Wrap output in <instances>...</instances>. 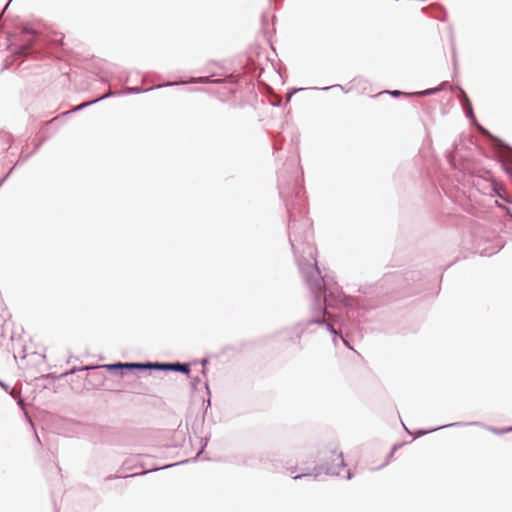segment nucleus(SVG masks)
Instances as JSON below:
<instances>
[{"instance_id":"1","label":"nucleus","mask_w":512,"mask_h":512,"mask_svg":"<svg viewBox=\"0 0 512 512\" xmlns=\"http://www.w3.org/2000/svg\"><path fill=\"white\" fill-rule=\"evenodd\" d=\"M280 196L284 199L289 216V242L296 258L302 277L313 295L312 311L314 316L297 322L293 327L284 331L294 334L291 341L299 343L304 332L312 325L325 328L332 336L334 345L340 340L349 349L345 334L350 325L355 326L364 316V308L359 301L346 295L341 286L329 275H322L315 256V248L311 244V225L306 218L307 205L304 190L295 183L291 195L283 186L282 178L278 179Z\"/></svg>"},{"instance_id":"2","label":"nucleus","mask_w":512,"mask_h":512,"mask_svg":"<svg viewBox=\"0 0 512 512\" xmlns=\"http://www.w3.org/2000/svg\"><path fill=\"white\" fill-rule=\"evenodd\" d=\"M47 47L48 38L28 25H23L19 35L8 45L14 60L42 57Z\"/></svg>"},{"instance_id":"3","label":"nucleus","mask_w":512,"mask_h":512,"mask_svg":"<svg viewBox=\"0 0 512 512\" xmlns=\"http://www.w3.org/2000/svg\"><path fill=\"white\" fill-rule=\"evenodd\" d=\"M319 464L313 468L312 472L301 473L293 477L294 480L304 477L317 478L322 473L331 476H338L341 469L345 466L343 453L336 446H329L318 452Z\"/></svg>"},{"instance_id":"4","label":"nucleus","mask_w":512,"mask_h":512,"mask_svg":"<svg viewBox=\"0 0 512 512\" xmlns=\"http://www.w3.org/2000/svg\"><path fill=\"white\" fill-rule=\"evenodd\" d=\"M148 370L163 372H179L189 376L191 373V365L188 362H151L148 361Z\"/></svg>"},{"instance_id":"5","label":"nucleus","mask_w":512,"mask_h":512,"mask_svg":"<svg viewBox=\"0 0 512 512\" xmlns=\"http://www.w3.org/2000/svg\"><path fill=\"white\" fill-rule=\"evenodd\" d=\"M108 372L119 374L120 376L126 375L130 371H147L148 361L146 362H115L110 364H104L101 366Z\"/></svg>"},{"instance_id":"6","label":"nucleus","mask_w":512,"mask_h":512,"mask_svg":"<svg viewBox=\"0 0 512 512\" xmlns=\"http://www.w3.org/2000/svg\"><path fill=\"white\" fill-rule=\"evenodd\" d=\"M462 426H483V424L481 422H479V421L454 422V423H450V424H446V425H441V426H438V427H435V428H431V429H428V430L418 429V430H416L414 432V439L422 437V436H424V435H426L428 433H432L434 431L445 429V428H448V427H462Z\"/></svg>"},{"instance_id":"7","label":"nucleus","mask_w":512,"mask_h":512,"mask_svg":"<svg viewBox=\"0 0 512 512\" xmlns=\"http://www.w3.org/2000/svg\"><path fill=\"white\" fill-rule=\"evenodd\" d=\"M458 99L461 102L465 116L468 119L476 122L477 120H476L475 114L473 112L472 103H471L469 97L467 96L466 92L463 89H459Z\"/></svg>"},{"instance_id":"8","label":"nucleus","mask_w":512,"mask_h":512,"mask_svg":"<svg viewBox=\"0 0 512 512\" xmlns=\"http://www.w3.org/2000/svg\"><path fill=\"white\" fill-rule=\"evenodd\" d=\"M447 88H451L450 83L448 81H443L437 87L428 88V89H425L422 91L414 92V93H412V95L414 97H426V96L435 95L438 92H440L444 89H447Z\"/></svg>"},{"instance_id":"9","label":"nucleus","mask_w":512,"mask_h":512,"mask_svg":"<svg viewBox=\"0 0 512 512\" xmlns=\"http://www.w3.org/2000/svg\"><path fill=\"white\" fill-rule=\"evenodd\" d=\"M179 84L180 83H178V82H173V83L168 82V83H165V84H162V85L154 86V87L146 89V90H144L140 86L127 87L125 89V92L128 93V94H140L142 92H146V91H149V90H152V89H159V88H162V87H171V86H176V85H179Z\"/></svg>"},{"instance_id":"10","label":"nucleus","mask_w":512,"mask_h":512,"mask_svg":"<svg viewBox=\"0 0 512 512\" xmlns=\"http://www.w3.org/2000/svg\"><path fill=\"white\" fill-rule=\"evenodd\" d=\"M111 95H112V94H106V95H104V96H102V97H100V98H97V99L93 100V101H89V102L82 103V104H80L79 106L75 107V108L72 110V112L80 111V110H82V109H84V108H86V107H88V106H90V105H92V104H95V103H97V102H99V101H101V100H103V99H106V98L110 97Z\"/></svg>"},{"instance_id":"11","label":"nucleus","mask_w":512,"mask_h":512,"mask_svg":"<svg viewBox=\"0 0 512 512\" xmlns=\"http://www.w3.org/2000/svg\"><path fill=\"white\" fill-rule=\"evenodd\" d=\"M186 461H181V462H176V463H172V464H167V465H164L160 468H157V469H152V470H145L141 473H135V474H131L129 477H135V476H139V475H145L149 472H152V471H157V470H160V469H168L170 467H174V466H177V465H180V464H183L185 463Z\"/></svg>"},{"instance_id":"12","label":"nucleus","mask_w":512,"mask_h":512,"mask_svg":"<svg viewBox=\"0 0 512 512\" xmlns=\"http://www.w3.org/2000/svg\"><path fill=\"white\" fill-rule=\"evenodd\" d=\"M487 430H489L490 432H492L496 435H503L505 433L512 432V426L505 427V428H497L494 426H487Z\"/></svg>"},{"instance_id":"13","label":"nucleus","mask_w":512,"mask_h":512,"mask_svg":"<svg viewBox=\"0 0 512 512\" xmlns=\"http://www.w3.org/2000/svg\"><path fill=\"white\" fill-rule=\"evenodd\" d=\"M384 93H387L389 94L391 97H394V98H398L400 96H405V97H414L412 95V93H406V92H402L400 90H389V91H385Z\"/></svg>"},{"instance_id":"14","label":"nucleus","mask_w":512,"mask_h":512,"mask_svg":"<svg viewBox=\"0 0 512 512\" xmlns=\"http://www.w3.org/2000/svg\"><path fill=\"white\" fill-rule=\"evenodd\" d=\"M92 368H94V366H82V367H80V368L73 367V368H72V369H70L69 371H67V372H65V373H63V374H61V375L59 376V378H62V377H64V376H66V375H72V374H75V373H76V372H78V371L89 370V369H92Z\"/></svg>"},{"instance_id":"15","label":"nucleus","mask_w":512,"mask_h":512,"mask_svg":"<svg viewBox=\"0 0 512 512\" xmlns=\"http://www.w3.org/2000/svg\"><path fill=\"white\" fill-rule=\"evenodd\" d=\"M493 191L497 197H499L500 199H502L505 202H509V200L506 198V196L501 193V191H502L501 187L494 185Z\"/></svg>"},{"instance_id":"16","label":"nucleus","mask_w":512,"mask_h":512,"mask_svg":"<svg viewBox=\"0 0 512 512\" xmlns=\"http://www.w3.org/2000/svg\"><path fill=\"white\" fill-rule=\"evenodd\" d=\"M208 441H209V439L207 437L201 438V447H200L195 459L198 458L201 453H203L204 449L206 448V446L208 444Z\"/></svg>"},{"instance_id":"17","label":"nucleus","mask_w":512,"mask_h":512,"mask_svg":"<svg viewBox=\"0 0 512 512\" xmlns=\"http://www.w3.org/2000/svg\"><path fill=\"white\" fill-rule=\"evenodd\" d=\"M190 82L197 83V84H206L209 82V80L207 77H197V78H192Z\"/></svg>"},{"instance_id":"18","label":"nucleus","mask_w":512,"mask_h":512,"mask_svg":"<svg viewBox=\"0 0 512 512\" xmlns=\"http://www.w3.org/2000/svg\"><path fill=\"white\" fill-rule=\"evenodd\" d=\"M208 362H209L208 358H202L200 360V364L202 365V374L203 375H206V366H207Z\"/></svg>"},{"instance_id":"19","label":"nucleus","mask_w":512,"mask_h":512,"mask_svg":"<svg viewBox=\"0 0 512 512\" xmlns=\"http://www.w3.org/2000/svg\"><path fill=\"white\" fill-rule=\"evenodd\" d=\"M334 88H340V89L344 90V87L340 84H335V85H331V86H327V87H323V88H319V89L323 90V91H328V90L334 89Z\"/></svg>"},{"instance_id":"20","label":"nucleus","mask_w":512,"mask_h":512,"mask_svg":"<svg viewBox=\"0 0 512 512\" xmlns=\"http://www.w3.org/2000/svg\"><path fill=\"white\" fill-rule=\"evenodd\" d=\"M199 383H200V378L199 377H195L191 381V385H192L193 388H196Z\"/></svg>"},{"instance_id":"21","label":"nucleus","mask_w":512,"mask_h":512,"mask_svg":"<svg viewBox=\"0 0 512 512\" xmlns=\"http://www.w3.org/2000/svg\"><path fill=\"white\" fill-rule=\"evenodd\" d=\"M398 447H399V445H397V444H395V445L392 447V449H391V451H390V453H389V455H388V459H389V458H391V457L393 456V454L396 452V450L398 449Z\"/></svg>"},{"instance_id":"22","label":"nucleus","mask_w":512,"mask_h":512,"mask_svg":"<svg viewBox=\"0 0 512 512\" xmlns=\"http://www.w3.org/2000/svg\"><path fill=\"white\" fill-rule=\"evenodd\" d=\"M398 447H399V445H397V444H395V445L392 447V449H391V451H390V453H389V455H388V459H389V458H391V457L393 456V454L396 452V450L398 449Z\"/></svg>"},{"instance_id":"23","label":"nucleus","mask_w":512,"mask_h":512,"mask_svg":"<svg viewBox=\"0 0 512 512\" xmlns=\"http://www.w3.org/2000/svg\"><path fill=\"white\" fill-rule=\"evenodd\" d=\"M398 447H399V445H397V444H395V445L392 447V449H391V451H390V453H389V455H388V459H389V458H391V457L393 456V454L396 452V450L398 449Z\"/></svg>"},{"instance_id":"24","label":"nucleus","mask_w":512,"mask_h":512,"mask_svg":"<svg viewBox=\"0 0 512 512\" xmlns=\"http://www.w3.org/2000/svg\"><path fill=\"white\" fill-rule=\"evenodd\" d=\"M0 387H2L6 392L9 391V385L2 380H0Z\"/></svg>"},{"instance_id":"25","label":"nucleus","mask_w":512,"mask_h":512,"mask_svg":"<svg viewBox=\"0 0 512 512\" xmlns=\"http://www.w3.org/2000/svg\"><path fill=\"white\" fill-rule=\"evenodd\" d=\"M203 405H205V413L207 412V409L211 406V400L208 398L207 400L203 401Z\"/></svg>"},{"instance_id":"26","label":"nucleus","mask_w":512,"mask_h":512,"mask_svg":"<svg viewBox=\"0 0 512 512\" xmlns=\"http://www.w3.org/2000/svg\"><path fill=\"white\" fill-rule=\"evenodd\" d=\"M504 171L510 176L512 180V168H509L508 166L504 165Z\"/></svg>"},{"instance_id":"27","label":"nucleus","mask_w":512,"mask_h":512,"mask_svg":"<svg viewBox=\"0 0 512 512\" xmlns=\"http://www.w3.org/2000/svg\"><path fill=\"white\" fill-rule=\"evenodd\" d=\"M14 167H12L3 177H6V180L8 179V177L11 175L12 171H13Z\"/></svg>"},{"instance_id":"28","label":"nucleus","mask_w":512,"mask_h":512,"mask_svg":"<svg viewBox=\"0 0 512 512\" xmlns=\"http://www.w3.org/2000/svg\"><path fill=\"white\" fill-rule=\"evenodd\" d=\"M205 388H206V390H207L208 395H210V389H209V384H208V382H205Z\"/></svg>"},{"instance_id":"29","label":"nucleus","mask_w":512,"mask_h":512,"mask_svg":"<svg viewBox=\"0 0 512 512\" xmlns=\"http://www.w3.org/2000/svg\"><path fill=\"white\" fill-rule=\"evenodd\" d=\"M5 181H6V177H2V179L0 180V187L4 184Z\"/></svg>"},{"instance_id":"30","label":"nucleus","mask_w":512,"mask_h":512,"mask_svg":"<svg viewBox=\"0 0 512 512\" xmlns=\"http://www.w3.org/2000/svg\"><path fill=\"white\" fill-rule=\"evenodd\" d=\"M302 90H304V88H299V89L293 88L292 89L293 92L302 91Z\"/></svg>"},{"instance_id":"31","label":"nucleus","mask_w":512,"mask_h":512,"mask_svg":"<svg viewBox=\"0 0 512 512\" xmlns=\"http://www.w3.org/2000/svg\"><path fill=\"white\" fill-rule=\"evenodd\" d=\"M35 438H36L37 442L40 444V438L36 432H35Z\"/></svg>"},{"instance_id":"32","label":"nucleus","mask_w":512,"mask_h":512,"mask_svg":"<svg viewBox=\"0 0 512 512\" xmlns=\"http://www.w3.org/2000/svg\"><path fill=\"white\" fill-rule=\"evenodd\" d=\"M17 403H18L19 406H21V407L23 406V400L22 399H20Z\"/></svg>"},{"instance_id":"33","label":"nucleus","mask_w":512,"mask_h":512,"mask_svg":"<svg viewBox=\"0 0 512 512\" xmlns=\"http://www.w3.org/2000/svg\"><path fill=\"white\" fill-rule=\"evenodd\" d=\"M403 427L405 429V431L408 433V434H411V432L409 431V429L403 424Z\"/></svg>"},{"instance_id":"34","label":"nucleus","mask_w":512,"mask_h":512,"mask_svg":"<svg viewBox=\"0 0 512 512\" xmlns=\"http://www.w3.org/2000/svg\"><path fill=\"white\" fill-rule=\"evenodd\" d=\"M28 421H29L30 425L34 428V423H33V421H32L30 418H28Z\"/></svg>"},{"instance_id":"35","label":"nucleus","mask_w":512,"mask_h":512,"mask_svg":"<svg viewBox=\"0 0 512 512\" xmlns=\"http://www.w3.org/2000/svg\"><path fill=\"white\" fill-rule=\"evenodd\" d=\"M290 471H291V473H294L296 471V467H291Z\"/></svg>"},{"instance_id":"36","label":"nucleus","mask_w":512,"mask_h":512,"mask_svg":"<svg viewBox=\"0 0 512 512\" xmlns=\"http://www.w3.org/2000/svg\"><path fill=\"white\" fill-rule=\"evenodd\" d=\"M351 478H352V474L350 472H348L347 479H351Z\"/></svg>"},{"instance_id":"37","label":"nucleus","mask_w":512,"mask_h":512,"mask_svg":"<svg viewBox=\"0 0 512 512\" xmlns=\"http://www.w3.org/2000/svg\"><path fill=\"white\" fill-rule=\"evenodd\" d=\"M45 378H50V377H54L52 374H47L44 376Z\"/></svg>"}]
</instances>
